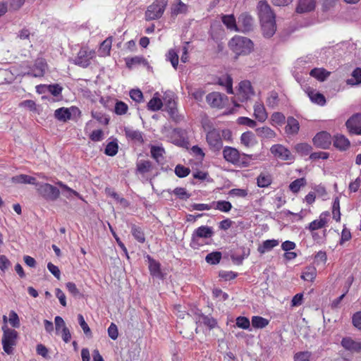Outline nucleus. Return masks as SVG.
I'll use <instances>...</instances> for the list:
<instances>
[{
  "label": "nucleus",
  "instance_id": "423d86ee",
  "mask_svg": "<svg viewBox=\"0 0 361 361\" xmlns=\"http://www.w3.org/2000/svg\"><path fill=\"white\" fill-rule=\"evenodd\" d=\"M35 186L37 192L47 200L54 201L60 195L59 190L49 183L37 182Z\"/></svg>",
  "mask_w": 361,
  "mask_h": 361
},
{
  "label": "nucleus",
  "instance_id": "1a4fd4ad",
  "mask_svg": "<svg viewBox=\"0 0 361 361\" xmlns=\"http://www.w3.org/2000/svg\"><path fill=\"white\" fill-rule=\"evenodd\" d=\"M257 11L260 23L275 20V14L267 1H259L257 5Z\"/></svg>",
  "mask_w": 361,
  "mask_h": 361
},
{
  "label": "nucleus",
  "instance_id": "de8ad7c7",
  "mask_svg": "<svg viewBox=\"0 0 361 361\" xmlns=\"http://www.w3.org/2000/svg\"><path fill=\"white\" fill-rule=\"evenodd\" d=\"M295 151L301 156H306L312 151V147L307 143H299L295 146Z\"/></svg>",
  "mask_w": 361,
  "mask_h": 361
},
{
  "label": "nucleus",
  "instance_id": "0e129e2a",
  "mask_svg": "<svg viewBox=\"0 0 361 361\" xmlns=\"http://www.w3.org/2000/svg\"><path fill=\"white\" fill-rule=\"evenodd\" d=\"M237 121L239 125L247 126L250 128H255L257 125L256 121L248 117H239Z\"/></svg>",
  "mask_w": 361,
  "mask_h": 361
},
{
  "label": "nucleus",
  "instance_id": "58836bf2",
  "mask_svg": "<svg viewBox=\"0 0 361 361\" xmlns=\"http://www.w3.org/2000/svg\"><path fill=\"white\" fill-rule=\"evenodd\" d=\"M330 73L324 68H313L310 75L320 81H324L329 75Z\"/></svg>",
  "mask_w": 361,
  "mask_h": 361
},
{
  "label": "nucleus",
  "instance_id": "a211bd4d",
  "mask_svg": "<svg viewBox=\"0 0 361 361\" xmlns=\"http://www.w3.org/2000/svg\"><path fill=\"white\" fill-rule=\"evenodd\" d=\"M305 92L312 103L322 106L326 104V98L322 93L310 87L307 88Z\"/></svg>",
  "mask_w": 361,
  "mask_h": 361
},
{
  "label": "nucleus",
  "instance_id": "052dcab7",
  "mask_svg": "<svg viewBox=\"0 0 361 361\" xmlns=\"http://www.w3.org/2000/svg\"><path fill=\"white\" fill-rule=\"evenodd\" d=\"M78 323H79L80 327L82 328L84 334L86 336H92L91 330H90L88 324L85 321V319H84L83 316L82 314H78Z\"/></svg>",
  "mask_w": 361,
  "mask_h": 361
},
{
  "label": "nucleus",
  "instance_id": "bf43d9fd",
  "mask_svg": "<svg viewBox=\"0 0 361 361\" xmlns=\"http://www.w3.org/2000/svg\"><path fill=\"white\" fill-rule=\"evenodd\" d=\"M190 170L183 165L178 164L175 168V173L179 178H184L189 175Z\"/></svg>",
  "mask_w": 361,
  "mask_h": 361
},
{
  "label": "nucleus",
  "instance_id": "6e6552de",
  "mask_svg": "<svg viewBox=\"0 0 361 361\" xmlns=\"http://www.w3.org/2000/svg\"><path fill=\"white\" fill-rule=\"evenodd\" d=\"M206 140L210 149L214 152L219 151L223 147L221 135L218 129L213 128L208 131Z\"/></svg>",
  "mask_w": 361,
  "mask_h": 361
},
{
  "label": "nucleus",
  "instance_id": "f704fd0d",
  "mask_svg": "<svg viewBox=\"0 0 361 361\" xmlns=\"http://www.w3.org/2000/svg\"><path fill=\"white\" fill-rule=\"evenodd\" d=\"M271 182V176L268 173H261L257 178V185L260 188L268 187Z\"/></svg>",
  "mask_w": 361,
  "mask_h": 361
},
{
  "label": "nucleus",
  "instance_id": "a19ab883",
  "mask_svg": "<svg viewBox=\"0 0 361 361\" xmlns=\"http://www.w3.org/2000/svg\"><path fill=\"white\" fill-rule=\"evenodd\" d=\"M157 94L158 93H155L147 104L148 109L153 111L159 110L163 105L161 99L157 96Z\"/></svg>",
  "mask_w": 361,
  "mask_h": 361
},
{
  "label": "nucleus",
  "instance_id": "4468645a",
  "mask_svg": "<svg viewBox=\"0 0 361 361\" xmlns=\"http://www.w3.org/2000/svg\"><path fill=\"white\" fill-rule=\"evenodd\" d=\"M345 124L350 133L361 135V114H357L350 117Z\"/></svg>",
  "mask_w": 361,
  "mask_h": 361
},
{
  "label": "nucleus",
  "instance_id": "412c9836",
  "mask_svg": "<svg viewBox=\"0 0 361 361\" xmlns=\"http://www.w3.org/2000/svg\"><path fill=\"white\" fill-rule=\"evenodd\" d=\"M195 319L196 323L203 324L209 329H213L216 325V322L213 317L202 314L200 310L195 313Z\"/></svg>",
  "mask_w": 361,
  "mask_h": 361
},
{
  "label": "nucleus",
  "instance_id": "603ef678",
  "mask_svg": "<svg viewBox=\"0 0 361 361\" xmlns=\"http://www.w3.org/2000/svg\"><path fill=\"white\" fill-rule=\"evenodd\" d=\"M118 149V143L116 141H112L107 144L104 150V153L108 156L114 157L117 154Z\"/></svg>",
  "mask_w": 361,
  "mask_h": 361
},
{
  "label": "nucleus",
  "instance_id": "a18cd8bd",
  "mask_svg": "<svg viewBox=\"0 0 361 361\" xmlns=\"http://www.w3.org/2000/svg\"><path fill=\"white\" fill-rule=\"evenodd\" d=\"M181 130L178 128L172 130L169 140L176 145H180L183 142V140L181 137Z\"/></svg>",
  "mask_w": 361,
  "mask_h": 361
},
{
  "label": "nucleus",
  "instance_id": "c85d7f7f",
  "mask_svg": "<svg viewBox=\"0 0 361 361\" xmlns=\"http://www.w3.org/2000/svg\"><path fill=\"white\" fill-rule=\"evenodd\" d=\"M112 45V37H109L105 40H104L100 44L99 49V56L105 57L110 55L111 49Z\"/></svg>",
  "mask_w": 361,
  "mask_h": 361
},
{
  "label": "nucleus",
  "instance_id": "4c0bfd02",
  "mask_svg": "<svg viewBox=\"0 0 361 361\" xmlns=\"http://www.w3.org/2000/svg\"><path fill=\"white\" fill-rule=\"evenodd\" d=\"M251 323L252 326L255 329H263L269 324V321L260 316H253Z\"/></svg>",
  "mask_w": 361,
  "mask_h": 361
},
{
  "label": "nucleus",
  "instance_id": "c9c22d12",
  "mask_svg": "<svg viewBox=\"0 0 361 361\" xmlns=\"http://www.w3.org/2000/svg\"><path fill=\"white\" fill-rule=\"evenodd\" d=\"M150 274L157 277L161 276L160 264L153 258L147 256Z\"/></svg>",
  "mask_w": 361,
  "mask_h": 361
},
{
  "label": "nucleus",
  "instance_id": "f8f14e48",
  "mask_svg": "<svg viewBox=\"0 0 361 361\" xmlns=\"http://www.w3.org/2000/svg\"><path fill=\"white\" fill-rule=\"evenodd\" d=\"M252 95H254V91L252 90L250 82L247 80L240 82L237 93L238 99L242 102H246Z\"/></svg>",
  "mask_w": 361,
  "mask_h": 361
},
{
  "label": "nucleus",
  "instance_id": "338daca9",
  "mask_svg": "<svg viewBox=\"0 0 361 361\" xmlns=\"http://www.w3.org/2000/svg\"><path fill=\"white\" fill-rule=\"evenodd\" d=\"M271 119L275 124L282 125L285 122L286 117L282 113L275 112L271 115Z\"/></svg>",
  "mask_w": 361,
  "mask_h": 361
},
{
  "label": "nucleus",
  "instance_id": "a878e982",
  "mask_svg": "<svg viewBox=\"0 0 361 361\" xmlns=\"http://www.w3.org/2000/svg\"><path fill=\"white\" fill-rule=\"evenodd\" d=\"M315 8V1L314 0H300L296 8V11L299 13L310 12Z\"/></svg>",
  "mask_w": 361,
  "mask_h": 361
},
{
  "label": "nucleus",
  "instance_id": "72a5a7b5",
  "mask_svg": "<svg viewBox=\"0 0 361 361\" xmlns=\"http://www.w3.org/2000/svg\"><path fill=\"white\" fill-rule=\"evenodd\" d=\"M212 208L221 211L222 212H228L232 209V204L230 202L226 200H219L212 203Z\"/></svg>",
  "mask_w": 361,
  "mask_h": 361
},
{
  "label": "nucleus",
  "instance_id": "f257e3e1",
  "mask_svg": "<svg viewBox=\"0 0 361 361\" xmlns=\"http://www.w3.org/2000/svg\"><path fill=\"white\" fill-rule=\"evenodd\" d=\"M223 155L226 161L243 167L248 166L253 157V155L241 154L237 149L228 146L224 147Z\"/></svg>",
  "mask_w": 361,
  "mask_h": 361
},
{
  "label": "nucleus",
  "instance_id": "69168bd1",
  "mask_svg": "<svg viewBox=\"0 0 361 361\" xmlns=\"http://www.w3.org/2000/svg\"><path fill=\"white\" fill-rule=\"evenodd\" d=\"M11 263L6 255H0V269L2 272H6L11 267Z\"/></svg>",
  "mask_w": 361,
  "mask_h": 361
},
{
  "label": "nucleus",
  "instance_id": "37998d69",
  "mask_svg": "<svg viewBox=\"0 0 361 361\" xmlns=\"http://www.w3.org/2000/svg\"><path fill=\"white\" fill-rule=\"evenodd\" d=\"M188 11V6L185 4L178 0L176 4L171 7V14L177 16L178 14L185 13Z\"/></svg>",
  "mask_w": 361,
  "mask_h": 361
},
{
  "label": "nucleus",
  "instance_id": "aec40b11",
  "mask_svg": "<svg viewBox=\"0 0 361 361\" xmlns=\"http://www.w3.org/2000/svg\"><path fill=\"white\" fill-rule=\"evenodd\" d=\"M224 95L219 92H212L207 95L206 100L207 103L213 106L221 108L224 106Z\"/></svg>",
  "mask_w": 361,
  "mask_h": 361
},
{
  "label": "nucleus",
  "instance_id": "2eb2a0df",
  "mask_svg": "<svg viewBox=\"0 0 361 361\" xmlns=\"http://www.w3.org/2000/svg\"><path fill=\"white\" fill-rule=\"evenodd\" d=\"M47 65L45 61L42 59H39L35 61L33 68L25 75L32 77H42L44 75L47 69Z\"/></svg>",
  "mask_w": 361,
  "mask_h": 361
},
{
  "label": "nucleus",
  "instance_id": "b1692460",
  "mask_svg": "<svg viewBox=\"0 0 361 361\" xmlns=\"http://www.w3.org/2000/svg\"><path fill=\"white\" fill-rule=\"evenodd\" d=\"M240 142L246 147H252L257 143V141L252 132L246 131L241 135Z\"/></svg>",
  "mask_w": 361,
  "mask_h": 361
},
{
  "label": "nucleus",
  "instance_id": "5701e85b",
  "mask_svg": "<svg viewBox=\"0 0 361 361\" xmlns=\"http://www.w3.org/2000/svg\"><path fill=\"white\" fill-rule=\"evenodd\" d=\"M261 24L263 35L267 38L271 37L276 32V20L264 22Z\"/></svg>",
  "mask_w": 361,
  "mask_h": 361
},
{
  "label": "nucleus",
  "instance_id": "4be33fe9",
  "mask_svg": "<svg viewBox=\"0 0 361 361\" xmlns=\"http://www.w3.org/2000/svg\"><path fill=\"white\" fill-rule=\"evenodd\" d=\"M254 116L259 122H264L267 120L268 114L262 103L256 102L254 105Z\"/></svg>",
  "mask_w": 361,
  "mask_h": 361
},
{
  "label": "nucleus",
  "instance_id": "e433bc0d",
  "mask_svg": "<svg viewBox=\"0 0 361 361\" xmlns=\"http://www.w3.org/2000/svg\"><path fill=\"white\" fill-rule=\"evenodd\" d=\"M222 22L231 30L237 32V23L233 15H226L222 17Z\"/></svg>",
  "mask_w": 361,
  "mask_h": 361
},
{
  "label": "nucleus",
  "instance_id": "49530a36",
  "mask_svg": "<svg viewBox=\"0 0 361 361\" xmlns=\"http://www.w3.org/2000/svg\"><path fill=\"white\" fill-rule=\"evenodd\" d=\"M131 233H132L133 236L139 243H143L145 241V234H144L142 230L140 227H138L135 225H133L131 226Z\"/></svg>",
  "mask_w": 361,
  "mask_h": 361
},
{
  "label": "nucleus",
  "instance_id": "20e7f679",
  "mask_svg": "<svg viewBox=\"0 0 361 361\" xmlns=\"http://www.w3.org/2000/svg\"><path fill=\"white\" fill-rule=\"evenodd\" d=\"M1 329L3 331L1 340L3 349L6 353L11 355L17 343L18 333L14 329L8 328L6 324H4Z\"/></svg>",
  "mask_w": 361,
  "mask_h": 361
},
{
  "label": "nucleus",
  "instance_id": "ddd939ff",
  "mask_svg": "<svg viewBox=\"0 0 361 361\" xmlns=\"http://www.w3.org/2000/svg\"><path fill=\"white\" fill-rule=\"evenodd\" d=\"M313 143L317 147L327 149L331 145V136L329 133L322 131L314 137Z\"/></svg>",
  "mask_w": 361,
  "mask_h": 361
},
{
  "label": "nucleus",
  "instance_id": "680f3d73",
  "mask_svg": "<svg viewBox=\"0 0 361 361\" xmlns=\"http://www.w3.org/2000/svg\"><path fill=\"white\" fill-rule=\"evenodd\" d=\"M48 92H49L54 97H58L61 94L62 87L59 84L49 85L45 86Z\"/></svg>",
  "mask_w": 361,
  "mask_h": 361
},
{
  "label": "nucleus",
  "instance_id": "bb28decb",
  "mask_svg": "<svg viewBox=\"0 0 361 361\" xmlns=\"http://www.w3.org/2000/svg\"><path fill=\"white\" fill-rule=\"evenodd\" d=\"M11 182L18 184H30L34 185L37 184V180L35 177L26 174L13 176L11 178Z\"/></svg>",
  "mask_w": 361,
  "mask_h": 361
},
{
  "label": "nucleus",
  "instance_id": "f03ea898",
  "mask_svg": "<svg viewBox=\"0 0 361 361\" xmlns=\"http://www.w3.org/2000/svg\"><path fill=\"white\" fill-rule=\"evenodd\" d=\"M214 231L212 227L201 226L195 229L191 235L190 246L194 249H199L207 244V240L212 238Z\"/></svg>",
  "mask_w": 361,
  "mask_h": 361
},
{
  "label": "nucleus",
  "instance_id": "9b49d317",
  "mask_svg": "<svg viewBox=\"0 0 361 361\" xmlns=\"http://www.w3.org/2000/svg\"><path fill=\"white\" fill-rule=\"evenodd\" d=\"M270 152L276 158L283 161H293L295 159L290 150L280 144L272 145Z\"/></svg>",
  "mask_w": 361,
  "mask_h": 361
},
{
  "label": "nucleus",
  "instance_id": "39448f33",
  "mask_svg": "<svg viewBox=\"0 0 361 361\" xmlns=\"http://www.w3.org/2000/svg\"><path fill=\"white\" fill-rule=\"evenodd\" d=\"M166 4L165 0H155L147 7L145 11V19L153 20L160 18L165 11Z\"/></svg>",
  "mask_w": 361,
  "mask_h": 361
},
{
  "label": "nucleus",
  "instance_id": "c03bdc74",
  "mask_svg": "<svg viewBox=\"0 0 361 361\" xmlns=\"http://www.w3.org/2000/svg\"><path fill=\"white\" fill-rule=\"evenodd\" d=\"M361 83V68H356L351 74V78L347 80V84L355 85Z\"/></svg>",
  "mask_w": 361,
  "mask_h": 361
},
{
  "label": "nucleus",
  "instance_id": "5fc2aeb1",
  "mask_svg": "<svg viewBox=\"0 0 361 361\" xmlns=\"http://www.w3.org/2000/svg\"><path fill=\"white\" fill-rule=\"evenodd\" d=\"M128 109V105L122 102V101H117L115 107H114V112L117 115H124L127 113Z\"/></svg>",
  "mask_w": 361,
  "mask_h": 361
},
{
  "label": "nucleus",
  "instance_id": "f3484780",
  "mask_svg": "<svg viewBox=\"0 0 361 361\" xmlns=\"http://www.w3.org/2000/svg\"><path fill=\"white\" fill-rule=\"evenodd\" d=\"M329 216V212H322L318 219H315L312 221L308 226L306 227V229H308L311 232H314L316 230L324 228L327 223L326 217Z\"/></svg>",
  "mask_w": 361,
  "mask_h": 361
},
{
  "label": "nucleus",
  "instance_id": "6e6d98bb",
  "mask_svg": "<svg viewBox=\"0 0 361 361\" xmlns=\"http://www.w3.org/2000/svg\"><path fill=\"white\" fill-rule=\"evenodd\" d=\"M8 322L13 328L20 327V319L18 314L14 310H11L9 312Z\"/></svg>",
  "mask_w": 361,
  "mask_h": 361
},
{
  "label": "nucleus",
  "instance_id": "8fccbe9b",
  "mask_svg": "<svg viewBox=\"0 0 361 361\" xmlns=\"http://www.w3.org/2000/svg\"><path fill=\"white\" fill-rule=\"evenodd\" d=\"M221 259V253L220 252H212L208 254L206 257V262L209 264H217Z\"/></svg>",
  "mask_w": 361,
  "mask_h": 361
},
{
  "label": "nucleus",
  "instance_id": "864d4df0",
  "mask_svg": "<svg viewBox=\"0 0 361 361\" xmlns=\"http://www.w3.org/2000/svg\"><path fill=\"white\" fill-rule=\"evenodd\" d=\"M167 61H170L172 66L176 69L178 64V55L173 49H170L166 54Z\"/></svg>",
  "mask_w": 361,
  "mask_h": 361
},
{
  "label": "nucleus",
  "instance_id": "4d7b16f0",
  "mask_svg": "<svg viewBox=\"0 0 361 361\" xmlns=\"http://www.w3.org/2000/svg\"><path fill=\"white\" fill-rule=\"evenodd\" d=\"M92 116L102 124H109V118L102 112L92 111Z\"/></svg>",
  "mask_w": 361,
  "mask_h": 361
},
{
  "label": "nucleus",
  "instance_id": "2f4dec72",
  "mask_svg": "<svg viewBox=\"0 0 361 361\" xmlns=\"http://www.w3.org/2000/svg\"><path fill=\"white\" fill-rule=\"evenodd\" d=\"M300 128L298 121L293 117H288L287 119V125L286 126V132L288 134L293 135L298 133Z\"/></svg>",
  "mask_w": 361,
  "mask_h": 361
},
{
  "label": "nucleus",
  "instance_id": "0eeeda50",
  "mask_svg": "<svg viewBox=\"0 0 361 361\" xmlns=\"http://www.w3.org/2000/svg\"><path fill=\"white\" fill-rule=\"evenodd\" d=\"M94 57V50L87 47H82L73 61L74 64L80 67L87 68L91 63V60Z\"/></svg>",
  "mask_w": 361,
  "mask_h": 361
},
{
  "label": "nucleus",
  "instance_id": "7c9ffc66",
  "mask_svg": "<svg viewBox=\"0 0 361 361\" xmlns=\"http://www.w3.org/2000/svg\"><path fill=\"white\" fill-rule=\"evenodd\" d=\"M257 135L262 139H273L276 133L268 126H262L256 129Z\"/></svg>",
  "mask_w": 361,
  "mask_h": 361
},
{
  "label": "nucleus",
  "instance_id": "393cba45",
  "mask_svg": "<svg viewBox=\"0 0 361 361\" xmlns=\"http://www.w3.org/2000/svg\"><path fill=\"white\" fill-rule=\"evenodd\" d=\"M62 190V194L68 199L72 198L73 196L77 197L78 199L83 200V197L77 191L69 188L67 185L64 184L62 181H57L56 183Z\"/></svg>",
  "mask_w": 361,
  "mask_h": 361
},
{
  "label": "nucleus",
  "instance_id": "6ab92c4d",
  "mask_svg": "<svg viewBox=\"0 0 361 361\" xmlns=\"http://www.w3.org/2000/svg\"><path fill=\"white\" fill-rule=\"evenodd\" d=\"M124 133L128 140L138 144H142L144 142L142 133L140 130H135L132 128L126 127L124 128Z\"/></svg>",
  "mask_w": 361,
  "mask_h": 361
},
{
  "label": "nucleus",
  "instance_id": "3c124183",
  "mask_svg": "<svg viewBox=\"0 0 361 361\" xmlns=\"http://www.w3.org/2000/svg\"><path fill=\"white\" fill-rule=\"evenodd\" d=\"M152 169V164L149 161H140L137 163V171L142 174L149 172Z\"/></svg>",
  "mask_w": 361,
  "mask_h": 361
},
{
  "label": "nucleus",
  "instance_id": "9d476101",
  "mask_svg": "<svg viewBox=\"0 0 361 361\" xmlns=\"http://www.w3.org/2000/svg\"><path fill=\"white\" fill-rule=\"evenodd\" d=\"M254 19L247 13L240 14L238 18L237 32L247 33L253 30Z\"/></svg>",
  "mask_w": 361,
  "mask_h": 361
},
{
  "label": "nucleus",
  "instance_id": "cd10ccee",
  "mask_svg": "<svg viewBox=\"0 0 361 361\" xmlns=\"http://www.w3.org/2000/svg\"><path fill=\"white\" fill-rule=\"evenodd\" d=\"M350 141L343 135H336L334 136V145L341 151H345L350 147Z\"/></svg>",
  "mask_w": 361,
  "mask_h": 361
},
{
  "label": "nucleus",
  "instance_id": "7ed1b4c3",
  "mask_svg": "<svg viewBox=\"0 0 361 361\" xmlns=\"http://www.w3.org/2000/svg\"><path fill=\"white\" fill-rule=\"evenodd\" d=\"M230 49L237 55H246L253 49L252 42L243 36L235 35L228 42Z\"/></svg>",
  "mask_w": 361,
  "mask_h": 361
},
{
  "label": "nucleus",
  "instance_id": "774afa93",
  "mask_svg": "<svg viewBox=\"0 0 361 361\" xmlns=\"http://www.w3.org/2000/svg\"><path fill=\"white\" fill-rule=\"evenodd\" d=\"M310 353L309 352H300L295 355V361H310Z\"/></svg>",
  "mask_w": 361,
  "mask_h": 361
},
{
  "label": "nucleus",
  "instance_id": "13d9d810",
  "mask_svg": "<svg viewBox=\"0 0 361 361\" xmlns=\"http://www.w3.org/2000/svg\"><path fill=\"white\" fill-rule=\"evenodd\" d=\"M236 326L242 329H249L250 326V322L248 318L245 317H238L236 318Z\"/></svg>",
  "mask_w": 361,
  "mask_h": 361
},
{
  "label": "nucleus",
  "instance_id": "09e8293b",
  "mask_svg": "<svg viewBox=\"0 0 361 361\" xmlns=\"http://www.w3.org/2000/svg\"><path fill=\"white\" fill-rule=\"evenodd\" d=\"M306 185V180L304 178H300L293 181L290 185L289 188L290 191L293 193H297L300 190L301 187H303Z\"/></svg>",
  "mask_w": 361,
  "mask_h": 361
},
{
  "label": "nucleus",
  "instance_id": "473e14b6",
  "mask_svg": "<svg viewBox=\"0 0 361 361\" xmlns=\"http://www.w3.org/2000/svg\"><path fill=\"white\" fill-rule=\"evenodd\" d=\"M54 116L61 121H66L71 119V113L69 109L61 107L54 111Z\"/></svg>",
  "mask_w": 361,
  "mask_h": 361
},
{
  "label": "nucleus",
  "instance_id": "c756f323",
  "mask_svg": "<svg viewBox=\"0 0 361 361\" xmlns=\"http://www.w3.org/2000/svg\"><path fill=\"white\" fill-rule=\"evenodd\" d=\"M279 244V241L278 240L271 239L264 240L262 245H260L257 251L260 254H264L267 252L271 251L274 247H276Z\"/></svg>",
  "mask_w": 361,
  "mask_h": 361
},
{
  "label": "nucleus",
  "instance_id": "79ce46f5",
  "mask_svg": "<svg viewBox=\"0 0 361 361\" xmlns=\"http://www.w3.org/2000/svg\"><path fill=\"white\" fill-rule=\"evenodd\" d=\"M152 157L157 161L160 162L164 159L165 150L162 147L152 146L150 148Z\"/></svg>",
  "mask_w": 361,
  "mask_h": 361
},
{
  "label": "nucleus",
  "instance_id": "dca6fc26",
  "mask_svg": "<svg viewBox=\"0 0 361 361\" xmlns=\"http://www.w3.org/2000/svg\"><path fill=\"white\" fill-rule=\"evenodd\" d=\"M341 345L353 353H361V342L356 341L350 337H345L341 341Z\"/></svg>",
  "mask_w": 361,
  "mask_h": 361
},
{
  "label": "nucleus",
  "instance_id": "e2e57ef3",
  "mask_svg": "<svg viewBox=\"0 0 361 361\" xmlns=\"http://www.w3.org/2000/svg\"><path fill=\"white\" fill-rule=\"evenodd\" d=\"M19 106L26 108L28 110L33 111V112H35L37 111L36 103L33 100H31V99H27V100H24V101L21 102L19 104Z\"/></svg>",
  "mask_w": 361,
  "mask_h": 361
},
{
  "label": "nucleus",
  "instance_id": "ea45409f",
  "mask_svg": "<svg viewBox=\"0 0 361 361\" xmlns=\"http://www.w3.org/2000/svg\"><path fill=\"white\" fill-rule=\"evenodd\" d=\"M317 276V271L314 267H306L302 273L301 278L307 281H312Z\"/></svg>",
  "mask_w": 361,
  "mask_h": 361
}]
</instances>
